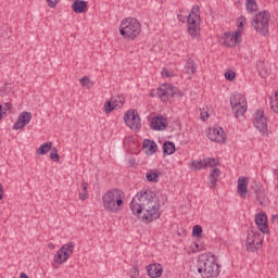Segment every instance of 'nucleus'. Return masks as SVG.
<instances>
[{"instance_id": "f257e3e1", "label": "nucleus", "mask_w": 278, "mask_h": 278, "mask_svg": "<svg viewBox=\"0 0 278 278\" xmlns=\"http://www.w3.org/2000/svg\"><path fill=\"white\" fill-rule=\"evenodd\" d=\"M160 200L155 192L151 190H142L137 192V194L132 198L130 202V210L135 216H141L142 220H148V223H153V220H157L162 213L160 212Z\"/></svg>"}, {"instance_id": "f03ea898", "label": "nucleus", "mask_w": 278, "mask_h": 278, "mask_svg": "<svg viewBox=\"0 0 278 278\" xmlns=\"http://www.w3.org/2000/svg\"><path fill=\"white\" fill-rule=\"evenodd\" d=\"M195 268L202 278H214L220 275V266L216 263V255L214 254L200 255Z\"/></svg>"}, {"instance_id": "7ed1b4c3", "label": "nucleus", "mask_w": 278, "mask_h": 278, "mask_svg": "<svg viewBox=\"0 0 278 278\" xmlns=\"http://www.w3.org/2000/svg\"><path fill=\"white\" fill-rule=\"evenodd\" d=\"M125 192L119 189H111L102 195V203L104 210L111 214H118L123 210Z\"/></svg>"}, {"instance_id": "20e7f679", "label": "nucleus", "mask_w": 278, "mask_h": 278, "mask_svg": "<svg viewBox=\"0 0 278 278\" xmlns=\"http://www.w3.org/2000/svg\"><path fill=\"white\" fill-rule=\"evenodd\" d=\"M142 31V25L134 17H126L121 22L119 34L125 40H136Z\"/></svg>"}, {"instance_id": "39448f33", "label": "nucleus", "mask_w": 278, "mask_h": 278, "mask_svg": "<svg viewBox=\"0 0 278 278\" xmlns=\"http://www.w3.org/2000/svg\"><path fill=\"white\" fill-rule=\"evenodd\" d=\"M268 23H270V13L262 11L252 17L251 25L257 34L266 36L268 34Z\"/></svg>"}, {"instance_id": "423d86ee", "label": "nucleus", "mask_w": 278, "mask_h": 278, "mask_svg": "<svg viewBox=\"0 0 278 278\" xmlns=\"http://www.w3.org/2000/svg\"><path fill=\"white\" fill-rule=\"evenodd\" d=\"M264 244V235L253 228L248 230V236L245 239V249L250 253H255V251H260Z\"/></svg>"}, {"instance_id": "0eeeda50", "label": "nucleus", "mask_w": 278, "mask_h": 278, "mask_svg": "<svg viewBox=\"0 0 278 278\" xmlns=\"http://www.w3.org/2000/svg\"><path fill=\"white\" fill-rule=\"evenodd\" d=\"M199 5H193L191 13L188 15V34L191 38H198L201 34V15L199 14Z\"/></svg>"}, {"instance_id": "6e6552de", "label": "nucleus", "mask_w": 278, "mask_h": 278, "mask_svg": "<svg viewBox=\"0 0 278 278\" xmlns=\"http://www.w3.org/2000/svg\"><path fill=\"white\" fill-rule=\"evenodd\" d=\"M230 105L236 118H240V116H244L249 108V105L247 104V98H244V96H242L241 93L231 94Z\"/></svg>"}, {"instance_id": "1a4fd4ad", "label": "nucleus", "mask_w": 278, "mask_h": 278, "mask_svg": "<svg viewBox=\"0 0 278 278\" xmlns=\"http://www.w3.org/2000/svg\"><path fill=\"white\" fill-rule=\"evenodd\" d=\"M75 251V242L71 241L65 243L61 247V249L54 255V263L55 264H64L73 255Z\"/></svg>"}, {"instance_id": "9d476101", "label": "nucleus", "mask_w": 278, "mask_h": 278, "mask_svg": "<svg viewBox=\"0 0 278 278\" xmlns=\"http://www.w3.org/2000/svg\"><path fill=\"white\" fill-rule=\"evenodd\" d=\"M253 125L263 136L268 135V122L264 116V111L257 110L253 114Z\"/></svg>"}, {"instance_id": "9b49d317", "label": "nucleus", "mask_w": 278, "mask_h": 278, "mask_svg": "<svg viewBox=\"0 0 278 278\" xmlns=\"http://www.w3.org/2000/svg\"><path fill=\"white\" fill-rule=\"evenodd\" d=\"M124 121L129 127V129H134L135 131L140 130V127H142V124L140 123V115H138V111L136 110H129L124 115Z\"/></svg>"}, {"instance_id": "f8f14e48", "label": "nucleus", "mask_w": 278, "mask_h": 278, "mask_svg": "<svg viewBox=\"0 0 278 278\" xmlns=\"http://www.w3.org/2000/svg\"><path fill=\"white\" fill-rule=\"evenodd\" d=\"M240 42H242V35H240V30L224 33L222 36V43L224 47H236V45H240Z\"/></svg>"}, {"instance_id": "ddd939ff", "label": "nucleus", "mask_w": 278, "mask_h": 278, "mask_svg": "<svg viewBox=\"0 0 278 278\" xmlns=\"http://www.w3.org/2000/svg\"><path fill=\"white\" fill-rule=\"evenodd\" d=\"M175 86L170 84L161 85L157 88L156 94L161 98V101H168L175 97Z\"/></svg>"}, {"instance_id": "4468645a", "label": "nucleus", "mask_w": 278, "mask_h": 278, "mask_svg": "<svg viewBox=\"0 0 278 278\" xmlns=\"http://www.w3.org/2000/svg\"><path fill=\"white\" fill-rule=\"evenodd\" d=\"M225 130L223 127H213L208 130V140H212V142H218L219 144H223L225 142Z\"/></svg>"}, {"instance_id": "2eb2a0df", "label": "nucleus", "mask_w": 278, "mask_h": 278, "mask_svg": "<svg viewBox=\"0 0 278 278\" xmlns=\"http://www.w3.org/2000/svg\"><path fill=\"white\" fill-rule=\"evenodd\" d=\"M29 123H31V113L30 112H22L18 115L16 123L13 125V129H15V131H18V129H23V128L27 127V125H29Z\"/></svg>"}, {"instance_id": "dca6fc26", "label": "nucleus", "mask_w": 278, "mask_h": 278, "mask_svg": "<svg viewBox=\"0 0 278 278\" xmlns=\"http://www.w3.org/2000/svg\"><path fill=\"white\" fill-rule=\"evenodd\" d=\"M249 192V178L241 176L237 181V194L241 199H247V193Z\"/></svg>"}, {"instance_id": "f3484780", "label": "nucleus", "mask_w": 278, "mask_h": 278, "mask_svg": "<svg viewBox=\"0 0 278 278\" xmlns=\"http://www.w3.org/2000/svg\"><path fill=\"white\" fill-rule=\"evenodd\" d=\"M150 127L154 131H164V129L168 127V124L166 123V118H164V116L157 115L151 119Z\"/></svg>"}, {"instance_id": "a211bd4d", "label": "nucleus", "mask_w": 278, "mask_h": 278, "mask_svg": "<svg viewBox=\"0 0 278 278\" xmlns=\"http://www.w3.org/2000/svg\"><path fill=\"white\" fill-rule=\"evenodd\" d=\"M164 273V268L162 267V264L160 263H151L147 266V274L150 278H160L162 277V274Z\"/></svg>"}, {"instance_id": "6ab92c4d", "label": "nucleus", "mask_w": 278, "mask_h": 278, "mask_svg": "<svg viewBox=\"0 0 278 278\" xmlns=\"http://www.w3.org/2000/svg\"><path fill=\"white\" fill-rule=\"evenodd\" d=\"M255 223L261 233H268V217L264 213H258L255 216Z\"/></svg>"}, {"instance_id": "aec40b11", "label": "nucleus", "mask_w": 278, "mask_h": 278, "mask_svg": "<svg viewBox=\"0 0 278 278\" xmlns=\"http://www.w3.org/2000/svg\"><path fill=\"white\" fill-rule=\"evenodd\" d=\"M252 190H254L256 201L262 205V203H264V199H266V189L264 188V185L254 182Z\"/></svg>"}, {"instance_id": "412c9836", "label": "nucleus", "mask_w": 278, "mask_h": 278, "mask_svg": "<svg viewBox=\"0 0 278 278\" xmlns=\"http://www.w3.org/2000/svg\"><path fill=\"white\" fill-rule=\"evenodd\" d=\"M143 150L146 151L147 155H155V153H157V143L151 139H144Z\"/></svg>"}, {"instance_id": "4be33fe9", "label": "nucleus", "mask_w": 278, "mask_h": 278, "mask_svg": "<svg viewBox=\"0 0 278 278\" xmlns=\"http://www.w3.org/2000/svg\"><path fill=\"white\" fill-rule=\"evenodd\" d=\"M72 8L76 14H83V12L88 10V2L84 0H75Z\"/></svg>"}, {"instance_id": "5701e85b", "label": "nucleus", "mask_w": 278, "mask_h": 278, "mask_svg": "<svg viewBox=\"0 0 278 278\" xmlns=\"http://www.w3.org/2000/svg\"><path fill=\"white\" fill-rule=\"evenodd\" d=\"M218 177H220V169L215 167L208 176L211 189L216 188V184H218Z\"/></svg>"}, {"instance_id": "b1692460", "label": "nucleus", "mask_w": 278, "mask_h": 278, "mask_svg": "<svg viewBox=\"0 0 278 278\" xmlns=\"http://www.w3.org/2000/svg\"><path fill=\"white\" fill-rule=\"evenodd\" d=\"M53 149V142L48 141L43 144H41L37 150H36V155H47L49 151H52Z\"/></svg>"}, {"instance_id": "393cba45", "label": "nucleus", "mask_w": 278, "mask_h": 278, "mask_svg": "<svg viewBox=\"0 0 278 278\" xmlns=\"http://www.w3.org/2000/svg\"><path fill=\"white\" fill-rule=\"evenodd\" d=\"M163 153L165 155H173L175 153V143L173 141H165L163 143Z\"/></svg>"}, {"instance_id": "a878e982", "label": "nucleus", "mask_w": 278, "mask_h": 278, "mask_svg": "<svg viewBox=\"0 0 278 278\" xmlns=\"http://www.w3.org/2000/svg\"><path fill=\"white\" fill-rule=\"evenodd\" d=\"M185 71L187 75H194V73H197V63H194L192 60L187 61Z\"/></svg>"}, {"instance_id": "bb28decb", "label": "nucleus", "mask_w": 278, "mask_h": 278, "mask_svg": "<svg viewBox=\"0 0 278 278\" xmlns=\"http://www.w3.org/2000/svg\"><path fill=\"white\" fill-rule=\"evenodd\" d=\"M111 102H113V105L115 109L121 110V108L125 105V97L123 96L112 97Z\"/></svg>"}, {"instance_id": "cd10ccee", "label": "nucleus", "mask_w": 278, "mask_h": 278, "mask_svg": "<svg viewBox=\"0 0 278 278\" xmlns=\"http://www.w3.org/2000/svg\"><path fill=\"white\" fill-rule=\"evenodd\" d=\"M245 8L249 14H255L257 12V2L255 0H247Z\"/></svg>"}, {"instance_id": "c85d7f7f", "label": "nucleus", "mask_w": 278, "mask_h": 278, "mask_svg": "<svg viewBox=\"0 0 278 278\" xmlns=\"http://www.w3.org/2000/svg\"><path fill=\"white\" fill-rule=\"evenodd\" d=\"M90 195L88 194V182H83L80 187L79 199L80 201H87Z\"/></svg>"}, {"instance_id": "c756f323", "label": "nucleus", "mask_w": 278, "mask_h": 278, "mask_svg": "<svg viewBox=\"0 0 278 278\" xmlns=\"http://www.w3.org/2000/svg\"><path fill=\"white\" fill-rule=\"evenodd\" d=\"M257 68L261 77H268L269 70L268 65H266V62H260Z\"/></svg>"}, {"instance_id": "7c9ffc66", "label": "nucleus", "mask_w": 278, "mask_h": 278, "mask_svg": "<svg viewBox=\"0 0 278 278\" xmlns=\"http://www.w3.org/2000/svg\"><path fill=\"white\" fill-rule=\"evenodd\" d=\"M214 166H218V159H204V168H214Z\"/></svg>"}, {"instance_id": "2f4dec72", "label": "nucleus", "mask_w": 278, "mask_h": 278, "mask_svg": "<svg viewBox=\"0 0 278 278\" xmlns=\"http://www.w3.org/2000/svg\"><path fill=\"white\" fill-rule=\"evenodd\" d=\"M114 110H117L116 106H114V103L112 100H109L103 105V112L104 114H110L111 112H114Z\"/></svg>"}, {"instance_id": "473e14b6", "label": "nucleus", "mask_w": 278, "mask_h": 278, "mask_svg": "<svg viewBox=\"0 0 278 278\" xmlns=\"http://www.w3.org/2000/svg\"><path fill=\"white\" fill-rule=\"evenodd\" d=\"M244 25H247V17L240 16L237 18V31H240V36H242V29H244Z\"/></svg>"}, {"instance_id": "72a5a7b5", "label": "nucleus", "mask_w": 278, "mask_h": 278, "mask_svg": "<svg viewBox=\"0 0 278 278\" xmlns=\"http://www.w3.org/2000/svg\"><path fill=\"white\" fill-rule=\"evenodd\" d=\"M191 166H192L193 170H203V168H205V160L192 161Z\"/></svg>"}, {"instance_id": "f704fd0d", "label": "nucleus", "mask_w": 278, "mask_h": 278, "mask_svg": "<svg viewBox=\"0 0 278 278\" xmlns=\"http://www.w3.org/2000/svg\"><path fill=\"white\" fill-rule=\"evenodd\" d=\"M80 84L83 86V88H92L93 84H92V80H90L89 77L87 76H84L83 78H80Z\"/></svg>"}, {"instance_id": "c9c22d12", "label": "nucleus", "mask_w": 278, "mask_h": 278, "mask_svg": "<svg viewBox=\"0 0 278 278\" xmlns=\"http://www.w3.org/2000/svg\"><path fill=\"white\" fill-rule=\"evenodd\" d=\"M270 109L273 110V112H275V114H278V98H277V92L275 93V97L271 98V101H270Z\"/></svg>"}, {"instance_id": "e433bc0d", "label": "nucleus", "mask_w": 278, "mask_h": 278, "mask_svg": "<svg viewBox=\"0 0 278 278\" xmlns=\"http://www.w3.org/2000/svg\"><path fill=\"white\" fill-rule=\"evenodd\" d=\"M50 160L52 162H59L60 161V154H58V149L53 148L52 151L50 152Z\"/></svg>"}, {"instance_id": "4c0bfd02", "label": "nucleus", "mask_w": 278, "mask_h": 278, "mask_svg": "<svg viewBox=\"0 0 278 278\" xmlns=\"http://www.w3.org/2000/svg\"><path fill=\"white\" fill-rule=\"evenodd\" d=\"M148 181H157V173H155L154 170H150L147 175H146Z\"/></svg>"}, {"instance_id": "58836bf2", "label": "nucleus", "mask_w": 278, "mask_h": 278, "mask_svg": "<svg viewBox=\"0 0 278 278\" xmlns=\"http://www.w3.org/2000/svg\"><path fill=\"white\" fill-rule=\"evenodd\" d=\"M225 78L227 79V81H233V79H236V72L228 70L227 72H225Z\"/></svg>"}, {"instance_id": "ea45409f", "label": "nucleus", "mask_w": 278, "mask_h": 278, "mask_svg": "<svg viewBox=\"0 0 278 278\" xmlns=\"http://www.w3.org/2000/svg\"><path fill=\"white\" fill-rule=\"evenodd\" d=\"M130 277H131V278H138V277H140V269H138L137 266H134V267L130 269Z\"/></svg>"}, {"instance_id": "a19ab883", "label": "nucleus", "mask_w": 278, "mask_h": 278, "mask_svg": "<svg viewBox=\"0 0 278 278\" xmlns=\"http://www.w3.org/2000/svg\"><path fill=\"white\" fill-rule=\"evenodd\" d=\"M193 236H201L203 233V228L199 225L193 226Z\"/></svg>"}, {"instance_id": "79ce46f5", "label": "nucleus", "mask_w": 278, "mask_h": 278, "mask_svg": "<svg viewBox=\"0 0 278 278\" xmlns=\"http://www.w3.org/2000/svg\"><path fill=\"white\" fill-rule=\"evenodd\" d=\"M162 77H173V72L168 71V68L164 67L161 72Z\"/></svg>"}, {"instance_id": "37998d69", "label": "nucleus", "mask_w": 278, "mask_h": 278, "mask_svg": "<svg viewBox=\"0 0 278 278\" xmlns=\"http://www.w3.org/2000/svg\"><path fill=\"white\" fill-rule=\"evenodd\" d=\"M49 8H56V5L60 3V0H47Z\"/></svg>"}, {"instance_id": "c03bdc74", "label": "nucleus", "mask_w": 278, "mask_h": 278, "mask_svg": "<svg viewBox=\"0 0 278 278\" xmlns=\"http://www.w3.org/2000/svg\"><path fill=\"white\" fill-rule=\"evenodd\" d=\"M200 118L201 121H207V118H210V114H207V112L201 113Z\"/></svg>"}, {"instance_id": "a18cd8bd", "label": "nucleus", "mask_w": 278, "mask_h": 278, "mask_svg": "<svg viewBox=\"0 0 278 278\" xmlns=\"http://www.w3.org/2000/svg\"><path fill=\"white\" fill-rule=\"evenodd\" d=\"M178 20H179L181 23H186V21H187V23H188V15L182 16V15L178 14Z\"/></svg>"}, {"instance_id": "49530a36", "label": "nucleus", "mask_w": 278, "mask_h": 278, "mask_svg": "<svg viewBox=\"0 0 278 278\" xmlns=\"http://www.w3.org/2000/svg\"><path fill=\"white\" fill-rule=\"evenodd\" d=\"M8 112H10V104L7 103L5 106L2 108V115L8 114Z\"/></svg>"}, {"instance_id": "de8ad7c7", "label": "nucleus", "mask_w": 278, "mask_h": 278, "mask_svg": "<svg viewBox=\"0 0 278 278\" xmlns=\"http://www.w3.org/2000/svg\"><path fill=\"white\" fill-rule=\"evenodd\" d=\"M175 92H176V93H174V97H175V94H176L177 97H184V92L180 91V90H177V88H175Z\"/></svg>"}, {"instance_id": "09e8293b", "label": "nucleus", "mask_w": 278, "mask_h": 278, "mask_svg": "<svg viewBox=\"0 0 278 278\" xmlns=\"http://www.w3.org/2000/svg\"><path fill=\"white\" fill-rule=\"evenodd\" d=\"M3 200V186L0 184V201Z\"/></svg>"}, {"instance_id": "8fccbe9b", "label": "nucleus", "mask_w": 278, "mask_h": 278, "mask_svg": "<svg viewBox=\"0 0 278 278\" xmlns=\"http://www.w3.org/2000/svg\"><path fill=\"white\" fill-rule=\"evenodd\" d=\"M3 118V105L0 104V121Z\"/></svg>"}, {"instance_id": "3c124183", "label": "nucleus", "mask_w": 278, "mask_h": 278, "mask_svg": "<svg viewBox=\"0 0 278 278\" xmlns=\"http://www.w3.org/2000/svg\"><path fill=\"white\" fill-rule=\"evenodd\" d=\"M48 249H51V250H53V249H55V245L53 244V243H48Z\"/></svg>"}, {"instance_id": "603ef678", "label": "nucleus", "mask_w": 278, "mask_h": 278, "mask_svg": "<svg viewBox=\"0 0 278 278\" xmlns=\"http://www.w3.org/2000/svg\"><path fill=\"white\" fill-rule=\"evenodd\" d=\"M20 278H29V276H27L25 273H21Z\"/></svg>"}, {"instance_id": "864d4df0", "label": "nucleus", "mask_w": 278, "mask_h": 278, "mask_svg": "<svg viewBox=\"0 0 278 278\" xmlns=\"http://www.w3.org/2000/svg\"><path fill=\"white\" fill-rule=\"evenodd\" d=\"M273 218H278V216H277V215H274Z\"/></svg>"}]
</instances>
